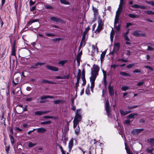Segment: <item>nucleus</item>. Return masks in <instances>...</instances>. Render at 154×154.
<instances>
[{
  "label": "nucleus",
  "mask_w": 154,
  "mask_h": 154,
  "mask_svg": "<svg viewBox=\"0 0 154 154\" xmlns=\"http://www.w3.org/2000/svg\"><path fill=\"white\" fill-rule=\"evenodd\" d=\"M81 113L80 109H77L73 120V128H75L82 119Z\"/></svg>",
  "instance_id": "f257e3e1"
},
{
  "label": "nucleus",
  "mask_w": 154,
  "mask_h": 154,
  "mask_svg": "<svg viewBox=\"0 0 154 154\" xmlns=\"http://www.w3.org/2000/svg\"><path fill=\"white\" fill-rule=\"evenodd\" d=\"M100 68L97 65H94V70L91 71V77L96 78L98 75V72Z\"/></svg>",
  "instance_id": "f03ea898"
},
{
  "label": "nucleus",
  "mask_w": 154,
  "mask_h": 154,
  "mask_svg": "<svg viewBox=\"0 0 154 154\" xmlns=\"http://www.w3.org/2000/svg\"><path fill=\"white\" fill-rule=\"evenodd\" d=\"M105 109L106 111V113L108 117H111V110L109 108V103L108 101H106L105 104Z\"/></svg>",
  "instance_id": "7ed1b4c3"
},
{
  "label": "nucleus",
  "mask_w": 154,
  "mask_h": 154,
  "mask_svg": "<svg viewBox=\"0 0 154 154\" xmlns=\"http://www.w3.org/2000/svg\"><path fill=\"white\" fill-rule=\"evenodd\" d=\"M98 26L96 30V32L99 33L102 29V26L103 25V23L102 20L100 19L98 20Z\"/></svg>",
  "instance_id": "20e7f679"
},
{
  "label": "nucleus",
  "mask_w": 154,
  "mask_h": 154,
  "mask_svg": "<svg viewBox=\"0 0 154 154\" xmlns=\"http://www.w3.org/2000/svg\"><path fill=\"white\" fill-rule=\"evenodd\" d=\"M54 98V97L50 95H43L42 96H41L40 99L41 100H40L39 101V103H43L45 102V101L44 100L50 98Z\"/></svg>",
  "instance_id": "39448f33"
},
{
  "label": "nucleus",
  "mask_w": 154,
  "mask_h": 154,
  "mask_svg": "<svg viewBox=\"0 0 154 154\" xmlns=\"http://www.w3.org/2000/svg\"><path fill=\"white\" fill-rule=\"evenodd\" d=\"M120 47V44L119 43L114 44L113 50L112 54H113L114 53H116L119 51Z\"/></svg>",
  "instance_id": "423d86ee"
},
{
  "label": "nucleus",
  "mask_w": 154,
  "mask_h": 154,
  "mask_svg": "<svg viewBox=\"0 0 154 154\" xmlns=\"http://www.w3.org/2000/svg\"><path fill=\"white\" fill-rule=\"evenodd\" d=\"M46 67L48 69L53 71L57 72L59 70L55 66L48 65L46 66Z\"/></svg>",
  "instance_id": "0eeeda50"
},
{
  "label": "nucleus",
  "mask_w": 154,
  "mask_h": 154,
  "mask_svg": "<svg viewBox=\"0 0 154 154\" xmlns=\"http://www.w3.org/2000/svg\"><path fill=\"white\" fill-rule=\"evenodd\" d=\"M108 89L109 95L111 96H113L114 95L113 88V86H111V83L109 85Z\"/></svg>",
  "instance_id": "6e6552de"
},
{
  "label": "nucleus",
  "mask_w": 154,
  "mask_h": 154,
  "mask_svg": "<svg viewBox=\"0 0 154 154\" xmlns=\"http://www.w3.org/2000/svg\"><path fill=\"white\" fill-rule=\"evenodd\" d=\"M90 79L91 82V89H93L94 87V82L96 78L90 77Z\"/></svg>",
  "instance_id": "1a4fd4ad"
},
{
  "label": "nucleus",
  "mask_w": 154,
  "mask_h": 154,
  "mask_svg": "<svg viewBox=\"0 0 154 154\" xmlns=\"http://www.w3.org/2000/svg\"><path fill=\"white\" fill-rule=\"evenodd\" d=\"M73 145V139L72 138L69 141L68 144V148L70 151L72 149Z\"/></svg>",
  "instance_id": "9d476101"
},
{
  "label": "nucleus",
  "mask_w": 154,
  "mask_h": 154,
  "mask_svg": "<svg viewBox=\"0 0 154 154\" xmlns=\"http://www.w3.org/2000/svg\"><path fill=\"white\" fill-rule=\"evenodd\" d=\"M37 132L39 133H43L47 131V129L43 128H41L36 129Z\"/></svg>",
  "instance_id": "9b49d317"
},
{
  "label": "nucleus",
  "mask_w": 154,
  "mask_h": 154,
  "mask_svg": "<svg viewBox=\"0 0 154 154\" xmlns=\"http://www.w3.org/2000/svg\"><path fill=\"white\" fill-rule=\"evenodd\" d=\"M15 44L14 42L13 43L11 52V55L15 56Z\"/></svg>",
  "instance_id": "f8f14e48"
},
{
  "label": "nucleus",
  "mask_w": 154,
  "mask_h": 154,
  "mask_svg": "<svg viewBox=\"0 0 154 154\" xmlns=\"http://www.w3.org/2000/svg\"><path fill=\"white\" fill-rule=\"evenodd\" d=\"M147 142L149 143L150 145L152 147L154 146V138H150L147 140Z\"/></svg>",
  "instance_id": "ddd939ff"
},
{
  "label": "nucleus",
  "mask_w": 154,
  "mask_h": 154,
  "mask_svg": "<svg viewBox=\"0 0 154 154\" xmlns=\"http://www.w3.org/2000/svg\"><path fill=\"white\" fill-rule=\"evenodd\" d=\"M123 4V1H120V4L119 6V8L118 11L119 12V14H120L121 11L122 9V6Z\"/></svg>",
  "instance_id": "4468645a"
},
{
  "label": "nucleus",
  "mask_w": 154,
  "mask_h": 154,
  "mask_svg": "<svg viewBox=\"0 0 154 154\" xmlns=\"http://www.w3.org/2000/svg\"><path fill=\"white\" fill-rule=\"evenodd\" d=\"M119 14H119L118 11H117L116 12V15L115 20V22L114 23V26H115V25L118 22L119 16L118 15H119Z\"/></svg>",
  "instance_id": "2eb2a0df"
},
{
  "label": "nucleus",
  "mask_w": 154,
  "mask_h": 154,
  "mask_svg": "<svg viewBox=\"0 0 154 154\" xmlns=\"http://www.w3.org/2000/svg\"><path fill=\"white\" fill-rule=\"evenodd\" d=\"M41 82L42 83H50V84H56V82H50L48 80H47L46 79H42Z\"/></svg>",
  "instance_id": "dca6fc26"
},
{
  "label": "nucleus",
  "mask_w": 154,
  "mask_h": 154,
  "mask_svg": "<svg viewBox=\"0 0 154 154\" xmlns=\"http://www.w3.org/2000/svg\"><path fill=\"white\" fill-rule=\"evenodd\" d=\"M38 21L39 20L37 19H35L34 20L30 19L27 22V25H30L33 23L38 22Z\"/></svg>",
  "instance_id": "f3484780"
},
{
  "label": "nucleus",
  "mask_w": 154,
  "mask_h": 154,
  "mask_svg": "<svg viewBox=\"0 0 154 154\" xmlns=\"http://www.w3.org/2000/svg\"><path fill=\"white\" fill-rule=\"evenodd\" d=\"M106 53V51H103L102 53L100 55V60L101 62L103 61V59L105 56Z\"/></svg>",
  "instance_id": "a211bd4d"
},
{
  "label": "nucleus",
  "mask_w": 154,
  "mask_h": 154,
  "mask_svg": "<svg viewBox=\"0 0 154 154\" xmlns=\"http://www.w3.org/2000/svg\"><path fill=\"white\" fill-rule=\"evenodd\" d=\"M137 115V114L136 113H131L127 116V118L130 119H134V116Z\"/></svg>",
  "instance_id": "6ab92c4d"
},
{
  "label": "nucleus",
  "mask_w": 154,
  "mask_h": 154,
  "mask_svg": "<svg viewBox=\"0 0 154 154\" xmlns=\"http://www.w3.org/2000/svg\"><path fill=\"white\" fill-rule=\"evenodd\" d=\"M86 44L85 41L81 40L79 47V50L82 47L85 46Z\"/></svg>",
  "instance_id": "aec40b11"
},
{
  "label": "nucleus",
  "mask_w": 154,
  "mask_h": 154,
  "mask_svg": "<svg viewBox=\"0 0 154 154\" xmlns=\"http://www.w3.org/2000/svg\"><path fill=\"white\" fill-rule=\"evenodd\" d=\"M64 102V101L61 100H56L54 101V104H58L60 103H63Z\"/></svg>",
  "instance_id": "412c9836"
},
{
  "label": "nucleus",
  "mask_w": 154,
  "mask_h": 154,
  "mask_svg": "<svg viewBox=\"0 0 154 154\" xmlns=\"http://www.w3.org/2000/svg\"><path fill=\"white\" fill-rule=\"evenodd\" d=\"M114 32L113 28H112V31L110 33V40L111 41H112L113 40L114 35Z\"/></svg>",
  "instance_id": "4be33fe9"
},
{
  "label": "nucleus",
  "mask_w": 154,
  "mask_h": 154,
  "mask_svg": "<svg viewBox=\"0 0 154 154\" xmlns=\"http://www.w3.org/2000/svg\"><path fill=\"white\" fill-rule=\"evenodd\" d=\"M75 134L77 135H78L79 134L80 132V128L79 125L77 126L75 130Z\"/></svg>",
  "instance_id": "5701e85b"
},
{
  "label": "nucleus",
  "mask_w": 154,
  "mask_h": 154,
  "mask_svg": "<svg viewBox=\"0 0 154 154\" xmlns=\"http://www.w3.org/2000/svg\"><path fill=\"white\" fill-rule=\"evenodd\" d=\"M89 87H90V85H89L88 84V86H87V87L86 88V90H85V93L87 94L88 95H89L90 94Z\"/></svg>",
  "instance_id": "b1692460"
},
{
  "label": "nucleus",
  "mask_w": 154,
  "mask_h": 154,
  "mask_svg": "<svg viewBox=\"0 0 154 154\" xmlns=\"http://www.w3.org/2000/svg\"><path fill=\"white\" fill-rule=\"evenodd\" d=\"M12 82L14 85H16L18 83V79L17 78H15L14 80H13Z\"/></svg>",
  "instance_id": "393cba45"
},
{
  "label": "nucleus",
  "mask_w": 154,
  "mask_h": 154,
  "mask_svg": "<svg viewBox=\"0 0 154 154\" xmlns=\"http://www.w3.org/2000/svg\"><path fill=\"white\" fill-rule=\"evenodd\" d=\"M154 150V148H152V149H146V152L149 153L151 154H154V152H153V150Z\"/></svg>",
  "instance_id": "a878e982"
},
{
  "label": "nucleus",
  "mask_w": 154,
  "mask_h": 154,
  "mask_svg": "<svg viewBox=\"0 0 154 154\" xmlns=\"http://www.w3.org/2000/svg\"><path fill=\"white\" fill-rule=\"evenodd\" d=\"M10 138L11 140V143L12 145H13L14 143V138L12 136L10 135Z\"/></svg>",
  "instance_id": "bb28decb"
},
{
  "label": "nucleus",
  "mask_w": 154,
  "mask_h": 154,
  "mask_svg": "<svg viewBox=\"0 0 154 154\" xmlns=\"http://www.w3.org/2000/svg\"><path fill=\"white\" fill-rule=\"evenodd\" d=\"M120 74L121 75L123 76H130V75L125 72H121L120 73Z\"/></svg>",
  "instance_id": "cd10ccee"
},
{
  "label": "nucleus",
  "mask_w": 154,
  "mask_h": 154,
  "mask_svg": "<svg viewBox=\"0 0 154 154\" xmlns=\"http://www.w3.org/2000/svg\"><path fill=\"white\" fill-rule=\"evenodd\" d=\"M133 34L135 36H138V37L140 36V33H139L138 31H134L133 32Z\"/></svg>",
  "instance_id": "c85d7f7f"
},
{
  "label": "nucleus",
  "mask_w": 154,
  "mask_h": 154,
  "mask_svg": "<svg viewBox=\"0 0 154 154\" xmlns=\"http://www.w3.org/2000/svg\"><path fill=\"white\" fill-rule=\"evenodd\" d=\"M58 18L54 17H51L50 18V19L51 20L54 21L56 22H58Z\"/></svg>",
  "instance_id": "c756f323"
},
{
  "label": "nucleus",
  "mask_w": 154,
  "mask_h": 154,
  "mask_svg": "<svg viewBox=\"0 0 154 154\" xmlns=\"http://www.w3.org/2000/svg\"><path fill=\"white\" fill-rule=\"evenodd\" d=\"M60 2L62 4H63L65 5H69V3L66 0H60Z\"/></svg>",
  "instance_id": "7c9ffc66"
},
{
  "label": "nucleus",
  "mask_w": 154,
  "mask_h": 154,
  "mask_svg": "<svg viewBox=\"0 0 154 154\" xmlns=\"http://www.w3.org/2000/svg\"><path fill=\"white\" fill-rule=\"evenodd\" d=\"M128 15L131 18H135L138 17L137 16V15L134 14H129Z\"/></svg>",
  "instance_id": "2f4dec72"
},
{
  "label": "nucleus",
  "mask_w": 154,
  "mask_h": 154,
  "mask_svg": "<svg viewBox=\"0 0 154 154\" xmlns=\"http://www.w3.org/2000/svg\"><path fill=\"white\" fill-rule=\"evenodd\" d=\"M66 60H62L60 61L59 62L58 64L61 65L62 66H63L66 62Z\"/></svg>",
  "instance_id": "473e14b6"
},
{
  "label": "nucleus",
  "mask_w": 154,
  "mask_h": 154,
  "mask_svg": "<svg viewBox=\"0 0 154 154\" xmlns=\"http://www.w3.org/2000/svg\"><path fill=\"white\" fill-rule=\"evenodd\" d=\"M35 115L40 116L43 115L42 111H37L35 112Z\"/></svg>",
  "instance_id": "72a5a7b5"
},
{
  "label": "nucleus",
  "mask_w": 154,
  "mask_h": 154,
  "mask_svg": "<svg viewBox=\"0 0 154 154\" xmlns=\"http://www.w3.org/2000/svg\"><path fill=\"white\" fill-rule=\"evenodd\" d=\"M51 121H45L42 122H41L40 124L41 125H45V124H49L51 123Z\"/></svg>",
  "instance_id": "f704fd0d"
},
{
  "label": "nucleus",
  "mask_w": 154,
  "mask_h": 154,
  "mask_svg": "<svg viewBox=\"0 0 154 154\" xmlns=\"http://www.w3.org/2000/svg\"><path fill=\"white\" fill-rule=\"evenodd\" d=\"M131 134L134 135L137 134L138 133L137 129H133L131 131Z\"/></svg>",
  "instance_id": "c9c22d12"
},
{
  "label": "nucleus",
  "mask_w": 154,
  "mask_h": 154,
  "mask_svg": "<svg viewBox=\"0 0 154 154\" xmlns=\"http://www.w3.org/2000/svg\"><path fill=\"white\" fill-rule=\"evenodd\" d=\"M120 113L122 115L125 116L127 114L126 111H124L122 110H120Z\"/></svg>",
  "instance_id": "e433bc0d"
},
{
  "label": "nucleus",
  "mask_w": 154,
  "mask_h": 154,
  "mask_svg": "<svg viewBox=\"0 0 154 154\" xmlns=\"http://www.w3.org/2000/svg\"><path fill=\"white\" fill-rule=\"evenodd\" d=\"M128 89H129V87L128 86H123L121 88L122 90L124 91H126Z\"/></svg>",
  "instance_id": "4c0bfd02"
},
{
  "label": "nucleus",
  "mask_w": 154,
  "mask_h": 154,
  "mask_svg": "<svg viewBox=\"0 0 154 154\" xmlns=\"http://www.w3.org/2000/svg\"><path fill=\"white\" fill-rule=\"evenodd\" d=\"M36 145V143H33L32 142H29L28 145L29 147H31L35 146Z\"/></svg>",
  "instance_id": "58836bf2"
},
{
  "label": "nucleus",
  "mask_w": 154,
  "mask_h": 154,
  "mask_svg": "<svg viewBox=\"0 0 154 154\" xmlns=\"http://www.w3.org/2000/svg\"><path fill=\"white\" fill-rule=\"evenodd\" d=\"M90 29V27L88 26L85 29V31L83 33V34L86 35L88 33L89 29Z\"/></svg>",
  "instance_id": "ea45409f"
},
{
  "label": "nucleus",
  "mask_w": 154,
  "mask_h": 154,
  "mask_svg": "<svg viewBox=\"0 0 154 154\" xmlns=\"http://www.w3.org/2000/svg\"><path fill=\"white\" fill-rule=\"evenodd\" d=\"M69 75L67 74L66 75L61 76V79H68L69 78Z\"/></svg>",
  "instance_id": "a19ab883"
},
{
  "label": "nucleus",
  "mask_w": 154,
  "mask_h": 154,
  "mask_svg": "<svg viewBox=\"0 0 154 154\" xmlns=\"http://www.w3.org/2000/svg\"><path fill=\"white\" fill-rule=\"evenodd\" d=\"M82 79L83 81V83L82 84V85H85L86 84V81L85 77H82Z\"/></svg>",
  "instance_id": "79ce46f5"
},
{
  "label": "nucleus",
  "mask_w": 154,
  "mask_h": 154,
  "mask_svg": "<svg viewBox=\"0 0 154 154\" xmlns=\"http://www.w3.org/2000/svg\"><path fill=\"white\" fill-rule=\"evenodd\" d=\"M45 35L48 37H54L55 36V35L52 33H46Z\"/></svg>",
  "instance_id": "37998d69"
},
{
  "label": "nucleus",
  "mask_w": 154,
  "mask_h": 154,
  "mask_svg": "<svg viewBox=\"0 0 154 154\" xmlns=\"http://www.w3.org/2000/svg\"><path fill=\"white\" fill-rule=\"evenodd\" d=\"M6 0H1V5L0 6V8L2 9L5 3V1Z\"/></svg>",
  "instance_id": "c03bdc74"
},
{
  "label": "nucleus",
  "mask_w": 154,
  "mask_h": 154,
  "mask_svg": "<svg viewBox=\"0 0 154 154\" xmlns=\"http://www.w3.org/2000/svg\"><path fill=\"white\" fill-rule=\"evenodd\" d=\"M145 12L149 15H151V14H153L154 15V12H153L151 11H145Z\"/></svg>",
  "instance_id": "a18cd8bd"
},
{
  "label": "nucleus",
  "mask_w": 154,
  "mask_h": 154,
  "mask_svg": "<svg viewBox=\"0 0 154 154\" xmlns=\"http://www.w3.org/2000/svg\"><path fill=\"white\" fill-rule=\"evenodd\" d=\"M45 8L47 9H53L54 8L51 7L50 5H47L45 6Z\"/></svg>",
  "instance_id": "49530a36"
},
{
  "label": "nucleus",
  "mask_w": 154,
  "mask_h": 154,
  "mask_svg": "<svg viewBox=\"0 0 154 154\" xmlns=\"http://www.w3.org/2000/svg\"><path fill=\"white\" fill-rule=\"evenodd\" d=\"M124 53L128 56L130 55V51L129 50L126 51Z\"/></svg>",
  "instance_id": "de8ad7c7"
},
{
  "label": "nucleus",
  "mask_w": 154,
  "mask_h": 154,
  "mask_svg": "<svg viewBox=\"0 0 154 154\" xmlns=\"http://www.w3.org/2000/svg\"><path fill=\"white\" fill-rule=\"evenodd\" d=\"M144 68L146 69H148L150 70L151 71H153V68L151 67L150 66H144Z\"/></svg>",
  "instance_id": "09e8293b"
},
{
  "label": "nucleus",
  "mask_w": 154,
  "mask_h": 154,
  "mask_svg": "<svg viewBox=\"0 0 154 154\" xmlns=\"http://www.w3.org/2000/svg\"><path fill=\"white\" fill-rule=\"evenodd\" d=\"M140 5H138V4H135L132 5L131 7H132L133 8H139Z\"/></svg>",
  "instance_id": "8fccbe9b"
},
{
  "label": "nucleus",
  "mask_w": 154,
  "mask_h": 154,
  "mask_svg": "<svg viewBox=\"0 0 154 154\" xmlns=\"http://www.w3.org/2000/svg\"><path fill=\"white\" fill-rule=\"evenodd\" d=\"M79 82L77 81L76 82L75 84V90L76 91L78 89V87L79 86Z\"/></svg>",
  "instance_id": "3c124183"
},
{
  "label": "nucleus",
  "mask_w": 154,
  "mask_h": 154,
  "mask_svg": "<svg viewBox=\"0 0 154 154\" xmlns=\"http://www.w3.org/2000/svg\"><path fill=\"white\" fill-rule=\"evenodd\" d=\"M62 38H56L55 39H52V41L53 42H57L61 40Z\"/></svg>",
  "instance_id": "603ef678"
},
{
  "label": "nucleus",
  "mask_w": 154,
  "mask_h": 154,
  "mask_svg": "<svg viewBox=\"0 0 154 154\" xmlns=\"http://www.w3.org/2000/svg\"><path fill=\"white\" fill-rule=\"evenodd\" d=\"M118 61H122L124 62H128V60H125L122 58L119 59L117 60Z\"/></svg>",
  "instance_id": "864d4df0"
},
{
  "label": "nucleus",
  "mask_w": 154,
  "mask_h": 154,
  "mask_svg": "<svg viewBox=\"0 0 154 154\" xmlns=\"http://www.w3.org/2000/svg\"><path fill=\"white\" fill-rule=\"evenodd\" d=\"M6 95L8 98L10 97V90L9 89H8V91H6Z\"/></svg>",
  "instance_id": "5fc2aeb1"
},
{
  "label": "nucleus",
  "mask_w": 154,
  "mask_h": 154,
  "mask_svg": "<svg viewBox=\"0 0 154 154\" xmlns=\"http://www.w3.org/2000/svg\"><path fill=\"white\" fill-rule=\"evenodd\" d=\"M45 64L44 63L37 62L35 64V66H37L39 65H42Z\"/></svg>",
  "instance_id": "6e6d98bb"
},
{
  "label": "nucleus",
  "mask_w": 154,
  "mask_h": 154,
  "mask_svg": "<svg viewBox=\"0 0 154 154\" xmlns=\"http://www.w3.org/2000/svg\"><path fill=\"white\" fill-rule=\"evenodd\" d=\"M58 22H59L61 23L64 24L65 23V22L62 19H59L58 18Z\"/></svg>",
  "instance_id": "4d7b16f0"
},
{
  "label": "nucleus",
  "mask_w": 154,
  "mask_h": 154,
  "mask_svg": "<svg viewBox=\"0 0 154 154\" xmlns=\"http://www.w3.org/2000/svg\"><path fill=\"white\" fill-rule=\"evenodd\" d=\"M117 66H118V65L116 64H113L110 66L111 69L113 68L114 69H115Z\"/></svg>",
  "instance_id": "13d9d810"
},
{
  "label": "nucleus",
  "mask_w": 154,
  "mask_h": 154,
  "mask_svg": "<svg viewBox=\"0 0 154 154\" xmlns=\"http://www.w3.org/2000/svg\"><path fill=\"white\" fill-rule=\"evenodd\" d=\"M115 28L118 31H119L120 29V25H119L118 26L115 27Z\"/></svg>",
  "instance_id": "bf43d9fd"
},
{
  "label": "nucleus",
  "mask_w": 154,
  "mask_h": 154,
  "mask_svg": "<svg viewBox=\"0 0 154 154\" xmlns=\"http://www.w3.org/2000/svg\"><path fill=\"white\" fill-rule=\"evenodd\" d=\"M81 58V56L79 55H77L76 57V60L77 62H79Z\"/></svg>",
  "instance_id": "052dcab7"
},
{
  "label": "nucleus",
  "mask_w": 154,
  "mask_h": 154,
  "mask_svg": "<svg viewBox=\"0 0 154 154\" xmlns=\"http://www.w3.org/2000/svg\"><path fill=\"white\" fill-rule=\"evenodd\" d=\"M36 8V7L35 5L30 8V10L31 11H33L35 10Z\"/></svg>",
  "instance_id": "680f3d73"
},
{
  "label": "nucleus",
  "mask_w": 154,
  "mask_h": 154,
  "mask_svg": "<svg viewBox=\"0 0 154 154\" xmlns=\"http://www.w3.org/2000/svg\"><path fill=\"white\" fill-rule=\"evenodd\" d=\"M141 72V71L138 69H136L133 71V72L134 73H140Z\"/></svg>",
  "instance_id": "e2e57ef3"
},
{
  "label": "nucleus",
  "mask_w": 154,
  "mask_h": 154,
  "mask_svg": "<svg viewBox=\"0 0 154 154\" xmlns=\"http://www.w3.org/2000/svg\"><path fill=\"white\" fill-rule=\"evenodd\" d=\"M81 78V74H78L77 75V81L79 82V80Z\"/></svg>",
  "instance_id": "0e129e2a"
},
{
  "label": "nucleus",
  "mask_w": 154,
  "mask_h": 154,
  "mask_svg": "<svg viewBox=\"0 0 154 154\" xmlns=\"http://www.w3.org/2000/svg\"><path fill=\"white\" fill-rule=\"evenodd\" d=\"M154 50V48H152L149 46H148V48L147 49V50L148 51H153Z\"/></svg>",
  "instance_id": "69168bd1"
},
{
  "label": "nucleus",
  "mask_w": 154,
  "mask_h": 154,
  "mask_svg": "<svg viewBox=\"0 0 154 154\" xmlns=\"http://www.w3.org/2000/svg\"><path fill=\"white\" fill-rule=\"evenodd\" d=\"M43 118L45 119H53V117L51 116H44L43 117Z\"/></svg>",
  "instance_id": "338daca9"
},
{
  "label": "nucleus",
  "mask_w": 154,
  "mask_h": 154,
  "mask_svg": "<svg viewBox=\"0 0 154 154\" xmlns=\"http://www.w3.org/2000/svg\"><path fill=\"white\" fill-rule=\"evenodd\" d=\"M143 82H139L137 84V85L138 86H140L142 85H143Z\"/></svg>",
  "instance_id": "774afa93"
}]
</instances>
